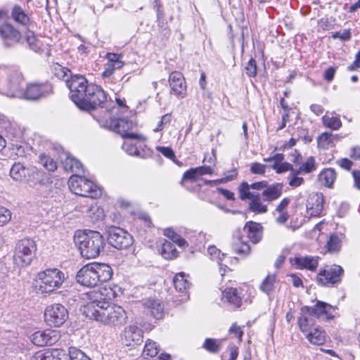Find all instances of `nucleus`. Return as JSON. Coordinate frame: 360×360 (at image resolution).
I'll return each mask as SVG.
<instances>
[{
	"instance_id": "obj_1",
	"label": "nucleus",
	"mask_w": 360,
	"mask_h": 360,
	"mask_svg": "<svg viewBox=\"0 0 360 360\" xmlns=\"http://www.w3.org/2000/svg\"><path fill=\"white\" fill-rule=\"evenodd\" d=\"M112 290L103 288L92 290L85 295L86 303L83 312L86 316L101 323L114 328H120L127 321L124 309L120 305L110 302Z\"/></svg>"
},
{
	"instance_id": "obj_2",
	"label": "nucleus",
	"mask_w": 360,
	"mask_h": 360,
	"mask_svg": "<svg viewBox=\"0 0 360 360\" xmlns=\"http://www.w3.org/2000/svg\"><path fill=\"white\" fill-rule=\"evenodd\" d=\"M58 77L65 79L70 91V98L78 108L82 110H91L96 108L106 101L107 96L103 89L93 83H88L86 79L80 75H75L70 79L68 77L70 70L58 65L56 68Z\"/></svg>"
},
{
	"instance_id": "obj_3",
	"label": "nucleus",
	"mask_w": 360,
	"mask_h": 360,
	"mask_svg": "<svg viewBox=\"0 0 360 360\" xmlns=\"http://www.w3.org/2000/svg\"><path fill=\"white\" fill-rule=\"evenodd\" d=\"M74 242L78 247L80 254L86 259L97 257L104 250V237L96 231L78 230L74 236Z\"/></svg>"
},
{
	"instance_id": "obj_4",
	"label": "nucleus",
	"mask_w": 360,
	"mask_h": 360,
	"mask_svg": "<svg viewBox=\"0 0 360 360\" xmlns=\"http://www.w3.org/2000/svg\"><path fill=\"white\" fill-rule=\"evenodd\" d=\"M112 274L111 266L107 264L91 263L84 265L78 271L76 280L80 285L91 288L109 281Z\"/></svg>"
},
{
	"instance_id": "obj_5",
	"label": "nucleus",
	"mask_w": 360,
	"mask_h": 360,
	"mask_svg": "<svg viewBox=\"0 0 360 360\" xmlns=\"http://www.w3.org/2000/svg\"><path fill=\"white\" fill-rule=\"evenodd\" d=\"M39 290L51 293L59 289L65 280V274L58 269H47L38 273Z\"/></svg>"
},
{
	"instance_id": "obj_6",
	"label": "nucleus",
	"mask_w": 360,
	"mask_h": 360,
	"mask_svg": "<svg viewBox=\"0 0 360 360\" xmlns=\"http://www.w3.org/2000/svg\"><path fill=\"white\" fill-rule=\"evenodd\" d=\"M68 185L70 189L78 195L96 199L102 195V190L98 185L82 176H71Z\"/></svg>"
},
{
	"instance_id": "obj_7",
	"label": "nucleus",
	"mask_w": 360,
	"mask_h": 360,
	"mask_svg": "<svg viewBox=\"0 0 360 360\" xmlns=\"http://www.w3.org/2000/svg\"><path fill=\"white\" fill-rule=\"evenodd\" d=\"M10 175L17 181L27 180L44 184L49 181V178L45 172L36 167H26L20 162H16L12 166Z\"/></svg>"
},
{
	"instance_id": "obj_8",
	"label": "nucleus",
	"mask_w": 360,
	"mask_h": 360,
	"mask_svg": "<svg viewBox=\"0 0 360 360\" xmlns=\"http://www.w3.org/2000/svg\"><path fill=\"white\" fill-rule=\"evenodd\" d=\"M37 245L31 238L20 240L16 245L13 262L19 267L29 266L35 257Z\"/></svg>"
},
{
	"instance_id": "obj_9",
	"label": "nucleus",
	"mask_w": 360,
	"mask_h": 360,
	"mask_svg": "<svg viewBox=\"0 0 360 360\" xmlns=\"http://www.w3.org/2000/svg\"><path fill=\"white\" fill-rule=\"evenodd\" d=\"M69 314L65 307L54 303L46 307L44 311L46 323L53 327L61 326L68 319Z\"/></svg>"
},
{
	"instance_id": "obj_10",
	"label": "nucleus",
	"mask_w": 360,
	"mask_h": 360,
	"mask_svg": "<svg viewBox=\"0 0 360 360\" xmlns=\"http://www.w3.org/2000/svg\"><path fill=\"white\" fill-rule=\"evenodd\" d=\"M108 240L110 245L118 250L127 249L134 242L133 237L130 233L117 226L108 228Z\"/></svg>"
},
{
	"instance_id": "obj_11",
	"label": "nucleus",
	"mask_w": 360,
	"mask_h": 360,
	"mask_svg": "<svg viewBox=\"0 0 360 360\" xmlns=\"http://www.w3.org/2000/svg\"><path fill=\"white\" fill-rule=\"evenodd\" d=\"M134 123L125 118L111 119L110 121L109 127L115 132L120 134L124 139H129L132 140H143V136L129 132L134 127Z\"/></svg>"
},
{
	"instance_id": "obj_12",
	"label": "nucleus",
	"mask_w": 360,
	"mask_h": 360,
	"mask_svg": "<svg viewBox=\"0 0 360 360\" xmlns=\"http://www.w3.org/2000/svg\"><path fill=\"white\" fill-rule=\"evenodd\" d=\"M242 193L240 198L242 200H250L248 210L250 212L259 214L268 211L267 205L262 202L259 193L248 191L246 184L242 187Z\"/></svg>"
},
{
	"instance_id": "obj_13",
	"label": "nucleus",
	"mask_w": 360,
	"mask_h": 360,
	"mask_svg": "<svg viewBox=\"0 0 360 360\" xmlns=\"http://www.w3.org/2000/svg\"><path fill=\"white\" fill-rule=\"evenodd\" d=\"M51 91V85L46 83H30L22 89L20 96H23L27 100H37L49 94Z\"/></svg>"
},
{
	"instance_id": "obj_14",
	"label": "nucleus",
	"mask_w": 360,
	"mask_h": 360,
	"mask_svg": "<svg viewBox=\"0 0 360 360\" xmlns=\"http://www.w3.org/2000/svg\"><path fill=\"white\" fill-rule=\"evenodd\" d=\"M30 339L38 347L52 345L60 339V334L58 330L46 329L34 332L30 335Z\"/></svg>"
},
{
	"instance_id": "obj_15",
	"label": "nucleus",
	"mask_w": 360,
	"mask_h": 360,
	"mask_svg": "<svg viewBox=\"0 0 360 360\" xmlns=\"http://www.w3.org/2000/svg\"><path fill=\"white\" fill-rule=\"evenodd\" d=\"M343 269L339 265L327 266L317 276L318 283L322 285L334 284L340 281Z\"/></svg>"
},
{
	"instance_id": "obj_16",
	"label": "nucleus",
	"mask_w": 360,
	"mask_h": 360,
	"mask_svg": "<svg viewBox=\"0 0 360 360\" xmlns=\"http://www.w3.org/2000/svg\"><path fill=\"white\" fill-rule=\"evenodd\" d=\"M143 330L136 324L125 327L121 333V340L126 346H135L143 342Z\"/></svg>"
},
{
	"instance_id": "obj_17",
	"label": "nucleus",
	"mask_w": 360,
	"mask_h": 360,
	"mask_svg": "<svg viewBox=\"0 0 360 360\" xmlns=\"http://www.w3.org/2000/svg\"><path fill=\"white\" fill-rule=\"evenodd\" d=\"M169 84L171 93L179 98H184L187 95V85L183 74L174 71L169 76Z\"/></svg>"
},
{
	"instance_id": "obj_18",
	"label": "nucleus",
	"mask_w": 360,
	"mask_h": 360,
	"mask_svg": "<svg viewBox=\"0 0 360 360\" xmlns=\"http://www.w3.org/2000/svg\"><path fill=\"white\" fill-rule=\"evenodd\" d=\"M0 37L6 48L14 46L22 39L21 33L18 30L9 23H5L0 26Z\"/></svg>"
},
{
	"instance_id": "obj_19",
	"label": "nucleus",
	"mask_w": 360,
	"mask_h": 360,
	"mask_svg": "<svg viewBox=\"0 0 360 360\" xmlns=\"http://www.w3.org/2000/svg\"><path fill=\"white\" fill-rule=\"evenodd\" d=\"M319 257L298 255L290 258V261L296 269L315 271L319 265Z\"/></svg>"
},
{
	"instance_id": "obj_20",
	"label": "nucleus",
	"mask_w": 360,
	"mask_h": 360,
	"mask_svg": "<svg viewBox=\"0 0 360 360\" xmlns=\"http://www.w3.org/2000/svg\"><path fill=\"white\" fill-rule=\"evenodd\" d=\"M335 307L322 301L318 300L314 307H309V311L314 317L330 320L333 319V313Z\"/></svg>"
},
{
	"instance_id": "obj_21",
	"label": "nucleus",
	"mask_w": 360,
	"mask_h": 360,
	"mask_svg": "<svg viewBox=\"0 0 360 360\" xmlns=\"http://www.w3.org/2000/svg\"><path fill=\"white\" fill-rule=\"evenodd\" d=\"M323 195L321 193H311L307 202V211L311 217L321 215L323 207Z\"/></svg>"
},
{
	"instance_id": "obj_22",
	"label": "nucleus",
	"mask_w": 360,
	"mask_h": 360,
	"mask_svg": "<svg viewBox=\"0 0 360 360\" xmlns=\"http://www.w3.org/2000/svg\"><path fill=\"white\" fill-rule=\"evenodd\" d=\"M313 315L309 311V306H303L300 308V315L297 319V324L300 330L303 333H308L315 325Z\"/></svg>"
},
{
	"instance_id": "obj_23",
	"label": "nucleus",
	"mask_w": 360,
	"mask_h": 360,
	"mask_svg": "<svg viewBox=\"0 0 360 360\" xmlns=\"http://www.w3.org/2000/svg\"><path fill=\"white\" fill-rule=\"evenodd\" d=\"M24 77L18 69L11 70L8 75V89L13 94L20 96L22 92Z\"/></svg>"
},
{
	"instance_id": "obj_24",
	"label": "nucleus",
	"mask_w": 360,
	"mask_h": 360,
	"mask_svg": "<svg viewBox=\"0 0 360 360\" xmlns=\"http://www.w3.org/2000/svg\"><path fill=\"white\" fill-rule=\"evenodd\" d=\"M284 159L285 158L283 154L276 153L273 156L264 158V161L267 162H273L271 167L278 174H281L288 171L291 172V170H293L295 168L290 163L285 162Z\"/></svg>"
},
{
	"instance_id": "obj_25",
	"label": "nucleus",
	"mask_w": 360,
	"mask_h": 360,
	"mask_svg": "<svg viewBox=\"0 0 360 360\" xmlns=\"http://www.w3.org/2000/svg\"><path fill=\"white\" fill-rule=\"evenodd\" d=\"M30 360H68V356L65 350L54 349L51 351L37 352Z\"/></svg>"
},
{
	"instance_id": "obj_26",
	"label": "nucleus",
	"mask_w": 360,
	"mask_h": 360,
	"mask_svg": "<svg viewBox=\"0 0 360 360\" xmlns=\"http://www.w3.org/2000/svg\"><path fill=\"white\" fill-rule=\"evenodd\" d=\"M221 300L229 303L233 307H240L242 302L240 289L234 288H226L222 292Z\"/></svg>"
},
{
	"instance_id": "obj_27",
	"label": "nucleus",
	"mask_w": 360,
	"mask_h": 360,
	"mask_svg": "<svg viewBox=\"0 0 360 360\" xmlns=\"http://www.w3.org/2000/svg\"><path fill=\"white\" fill-rule=\"evenodd\" d=\"M283 185L282 183H274L269 186L267 184L262 193L264 200L272 202L278 199L283 193Z\"/></svg>"
},
{
	"instance_id": "obj_28",
	"label": "nucleus",
	"mask_w": 360,
	"mask_h": 360,
	"mask_svg": "<svg viewBox=\"0 0 360 360\" xmlns=\"http://www.w3.org/2000/svg\"><path fill=\"white\" fill-rule=\"evenodd\" d=\"M301 155H298L294 160L293 163L300 165L299 168L295 170L300 173L301 174H309L314 172L317 168V165L316 162V160L314 157L310 156L307 158V160L304 162H300V160H301Z\"/></svg>"
},
{
	"instance_id": "obj_29",
	"label": "nucleus",
	"mask_w": 360,
	"mask_h": 360,
	"mask_svg": "<svg viewBox=\"0 0 360 360\" xmlns=\"http://www.w3.org/2000/svg\"><path fill=\"white\" fill-rule=\"evenodd\" d=\"M341 136L338 134H334L331 132H323L317 138L318 148L328 149L335 146V143L340 141Z\"/></svg>"
},
{
	"instance_id": "obj_30",
	"label": "nucleus",
	"mask_w": 360,
	"mask_h": 360,
	"mask_svg": "<svg viewBox=\"0 0 360 360\" xmlns=\"http://www.w3.org/2000/svg\"><path fill=\"white\" fill-rule=\"evenodd\" d=\"M262 229L260 224L252 221L248 222L244 227L248 237L253 243H257L261 240L262 236Z\"/></svg>"
},
{
	"instance_id": "obj_31",
	"label": "nucleus",
	"mask_w": 360,
	"mask_h": 360,
	"mask_svg": "<svg viewBox=\"0 0 360 360\" xmlns=\"http://www.w3.org/2000/svg\"><path fill=\"white\" fill-rule=\"evenodd\" d=\"M143 305L155 319H160L162 318L164 307L159 300L148 299L143 302Z\"/></svg>"
},
{
	"instance_id": "obj_32",
	"label": "nucleus",
	"mask_w": 360,
	"mask_h": 360,
	"mask_svg": "<svg viewBox=\"0 0 360 360\" xmlns=\"http://www.w3.org/2000/svg\"><path fill=\"white\" fill-rule=\"evenodd\" d=\"M63 155L65 156V158H63V157L61 156L60 158L65 170L72 172H79L83 170L82 165L79 160L67 153H64Z\"/></svg>"
},
{
	"instance_id": "obj_33",
	"label": "nucleus",
	"mask_w": 360,
	"mask_h": 360,
	"mask_svg": "<svg viewBox=\"0 0 360 360\" xmlns=\"http://www.w3.org/2000/svg\"><path fill=\"white\" fill-rule=\"evenodd\" d=\"M305 334L311 344L321 345L326 342V332L320 328L315 327Z\"/></svg>"
},
{
	"instance_id": "obj_34",
	"label": "nucleus",
	"mask_w": 360,
	"mask_h": 360,
	"mask_svg": "<svg viewBox=\"0 0 360 360\" xmlns=\"http://www.w3.org/2000/svg\"><path fill=\"white\" fill-rule=\"evenodd\" d=\"M233 251L241 257H245L250 252L249 245L244 242L241 237L235 236L231 243Z\"/></svg>"
},
{
	"instance_id": "obj_35",
	"label": "nucleus",
	"mask_w": 360,
	"mask_h": 360,
	"mask_svg": "<svg viewBox=\"0 0 360 360\" xmlns=\"http://www.w3.org/2000/svg\"><path fill=\"white\" fill-rule=\"evenodd\" d=\"M188 276L184 272L178 273L173 279V283L175 289L180 292H186L190 288L191 283L188 279Z\"/></svg>"
},
{
	"instance_id": "obj_36",
	"label": "nucleus",
	"mask_w": 360,
	"mask_h": 360,
	"mask_svg": "<svg viewBox=\"0 0 360 360\" xmlns=\"http://www.w3.org/2000/svg\"><path fill=\"white\" fill-rule=\"evenodd\" d=\"M336 179V172L333 168H326L319 174V181L328 188H331Z\"/></svg>"
},
{
	"instance_id": "obj_37",
	"label": "nucleus",
	"mask_w": 360,
	"mask_h": 360,
	"mask_svg": "<svg viewBox=\"0 0 360 360\" xmlns=\"http://www.w3.org/2000/svg\"><path fill=\"white\" fill-rule=\"evenodd\" d=\"M11 17L13 20L22 25L27 26L30 22V18L25 13L23 9L19 5H15L11 11Z\"/></svg>"
},
{
	"instance_id": "obj_38",
	"label": "nucleus",
	"mask_w": 360,
	"mask_h": 360,
	"mask_svg": "<svg viewBox=\"0 0 360 360\" xmlns=\"http://www.w3.org/2000/svg\"><path fill=\"white\" fill-rule=\"evenodd\" d=\"M160 253L166 259H172L178 257V252L174 244L167 240L162 243Z\"/></svg>"
},
{
	"instance_id": "obj_39",
	"label": "nucleus",
	"mask_w": 360,
	"mask_h": 360,
	"mask_svg": "<svg viewBox=\"0 0 360 360\" xmlns=\"http://www.w3.org/2000/svg\"><path fill=\"white\" fill-rule=\"evenodd\" d=\"M321 122L323 127L334 131L338 130L342 124L338 116H329L327 114L321 117Z\"/></svg>"
},
{
	"instance_id": "obj_40",
	"label": "nucleus",
	"mask_w": 360,
	"mask_h": 360,
	"mask_svg": "<svg viewBox=\"0 0 360 360\" xmlns=\"http://www.w3.org/2000/svg\"><path fill=\"white\" fill-rule=\"evenodd\" d=\"M276 283V274H269L260 284L259 289L264 293H265L266 295H269L274 290Z\"/></svg>"
},
{
	"instance_id": "obj_41",
	"label": "nucleus",
	"mask_w": 360,
	"mask_h": 360,
	"mask_svg": "<svg viewBox=\"0 0 360 360\" xmlns=\"http://www.w3.org/2000/svg\"><path fill=\"white\" fill-rule=\"evenodd\" d=\"M160 348L157 342L148 339L146 341L144 348L143 349L142 356L143 358L154 357L159 352Z\"/></svg>"
},
{
	"instance_id": "obj_42",
	"label": "nucleus",
	"mask_w": 360,
	"mask_h": 360,
	"mask_svg": "<svg viewBox=\"0 0 360 360\" xmlns=\"http://www.w3.org/2000/svg\"><path fill=\"white\" fill-rule=\"evenodd\" d=\"M87 217H90L92 221H97L101 220L104 217V210L98 206L96 203L92 204L86 211Z\"/></svg>"
},
{
	"instance_id": "obj_43",
	"label": "nucleus",
	"mask_w": 360,
	"mask_h": 360,
	"mask_svg": "<svg viewBox=\"0 0 360 360\" xmlns=\"http://www.w3.org/2000/svg\"><path fill=\"white\" fill-rule=\"evenodd\" d=\"M26 41L31 49L37 52L41 49L42 44L37 39L34 33L31 30H27L25 33Z\"/></svg>"
},
{
	"instance_id": "obj_44",
	"label": "nucleus",
	"mask_w": 360,
	"mask_h": 360,
	"mask_svg": "<svg viewBox=\"0 0 360 360\" xmlns=\"http://www.w3.org/2000/svg\"><path fill=\"white\" fill-rule=\"evenodd\" d=\"M39 162L49 172H54L57 169L56 162L45 153L39 155Z\"/></svg>"
},
{
	"instance_id": "obj_45",
	"label": "nucleus",
	"mask_w": 360,
	"mask_h": 360,
	"mask_svg": "<svg viewBox=\"0 0 360 360\" xmlns=\"http://www.w3.org/2000/svg\"><path fill=\"white\" fill-rule=\"evenodd\" d=\"M221 343L219 340L206 338L202 347L210 353H217L221 349Z\"/></svg>"
},
{
	"instance_id": "obj_46",
	"label": "nucleus",
	"mask_w": 360,
	"mask_h": 360,
	"mask_svg": "<svg viewBox=\"0 0 360 360\" xmlns=\"http://www.w3.org/2000/svg\"><path fill=\"white\" fill-rule=\"evenodd\" d=\"M300 173L295 170V168L291 170L287 178L290 186L297 188L304 184V180L302 177L300 176Z\"/></svg>"
},
{
	"instance_id": "obj_47",
	"label": "nucleus",
	"mask_w": 360,
	"mask_h": 360,
	"mask_svg": "<svg viewBox=\"0 0 360 360\" xmlns=\"http://www.w3.org/2000/svg\"><path fill=\"white\" fill-rule=\"evenodd\" d=\"M68 360H91L82 350L75 347H70L69 348V353L68 354Z\"/></svg>"
},
{
	"instance_id": "obj_48",
	"label": "nucleus",
	"mask_w": 360,
	"mask_h": 360,
	"mask_svg": "<svg viewBox=\"0 0 360 360\" xmlns=\"http://www.w3.org/2000/svg\"><path fill=\"white\" fill-rule=\"evenodd\" d=\"M246 184L248 186V191H250V189L257 190V191H264L266 187L267 182L265 181H258L255 183H252L251 184H248L245 181L242 182L238 186V193L239 195H241L242 193V187Z\"/></svg>"
},
{
	"instance_id": "obj_49",
	"label": "nucleus",
	"mask_w": 360,
	"mask_h": 360,
	"mask_svg": "<svg viewBox=\"0 0 360 360\" xmlns=\"http://www.w3.org/2000/svg\"><path fill=\"white\" fill-rule=\"evenodd\" d=\"M123 150L130 155H139V151L136 143H134L132 140H127L122 144Z\"/></svg>"
},
{
	"instance_id": "obj_50",
	"label": "nucleus",
	"mask_w": 360,
	"mask_h": 360,
	"mask_svg": "<svg viewBox=\"0 0 360 360\" xmlns=\"http://www.w3.org/2000/svg\"><path fill=\"white\" fill-rule=\"evenodd\" d=\"M198 176H200L197 174V172L195 170V168H191L184 174L181 179V184L186 188V182L188 181L191 182L195 181Z\"/></svg>"
},
{
	"instance_id": "obj_51",
	"label": "nucleus",
	"mask_w": 360,
	"mask_h": 360,
	"mask_svg": "<svg viewBox=\"0 0 360 360\" xmlns=\"http://www.w3.org/2000/svg\"><path fill=\"white\" fill-rule=\"evenodd\" d=\"M172 121V115L170 113L165 114V115L162 116L160 120L158 123V126L156 128L154 129L155 132L161 131L163 130L166 127L169 126Z\"/></svg>"
},
{
	"instance_id": "obj_52",
	"label": "nucleus",
	"mask_w": 360,
	"mask_h": 360,
	"mask_svg": "<svg viewBox=\"0 0 360 360\" xmlns=\"http://www.w3.org/2000/svg\"><path fill=\"white\" fill-rule=\"evenodd\" d=\"M333 39H340L342 41L350 40L352 33L350 30H344L342 32H335L332 34Z\"/></svg>"
},
{
	"instance_id": "obj_53",
	"label": "nucleus",
	"mask_w": 360,
	"mask_h": 360,
	"mask_svg": "<svg viewBox=\"0 0 360 360\" xmlns=\"http://www.w3.org/2000/svg\"><path fill=\"white\" fill-rule=\"evenodd\" d=\"M246 74L250 77H254L257 75V63L254 58H250L245 67Z\"/></svg>"
},
{
	"instance_id": "obj_54",
	"label": "nucleus",
	"mask_w": 360,
	"mask_h": 360,
	"mask_svg": "<svg viewBox=\"0 0 360 360\" xmlns=\"http://www.w3.org/2000/svg\"><path fill=\"white\" fill-rule=\"evenodd\" d=\"M11 219V212L6 207H0V224L4 225Z\"/></svg>"
},
{
	"instance_id": "obj_55",
	"label": "nucleus",
	"mask_w": 360,
	"mask_h": 360,
	"mask_svg": "<svg viewBox=\"0 0 360 360\" xmlns=\"http://www.w3.org/2000/svg\"><path fill=\"white\" fill-rule=\"evenodd\" d=\"M266 167V166L265 165L259 162H253L250 166V172L255 174H264Z\"/></svg>"
},
{
	"instance_id": "obj_56",
	"label": "nucleus",
	"mask_w": 360,
	"mask_h": 360,
	"mask_svg": "<svg viewBox=\"0 0 360 360\" xmlns=\"http://www.w3.org/2000/svg\"><path fill=\"white\" fill-rule=\"evenodd\" d=\"M340 240L337 236H330L327 243L328 248L330 251H337L339 248Z\"/></svg>"
},
{
	"instance_id": "obj_57",
	"label": "nucleus",
	"mask_w": 360,
	"mask_h": 360,
	"mask_svg": "<svg viewBox=\"0 0 360 360\" xmlns=\"http://www.w3.org/2000/svg\"><path fill=\"white\" fill-rule=\"evenodd\" d=\"M207 253L212 259L221 260V256H224V254L221 253L220 250L217 248L215 246H210L207 249Z\"/></svg>"
},
{
	"instance_id": "obj_58",
	"label": "nucleus",
	"mask_w": 360,
	"mask_h": 360,
	"mask_svg": "<svg viewBox=\"0 0 360 360\" xmlns=\"http://www.w3.org/2000/svg\"><path fill=\"white\" fill-rule=\"evenodd\" d=\"M195 170L199 176L212 174L214 173V169L211 165L198 167L195 168Z\"/></svg>"
},
{
	"instance_id": "obj_59",
	"label": "nucleus",
	"mask_w": 360,
	"mask_h": 360,
	"mask_svg": "<svg viewBox=\"0 0 360 360\" xmlns=\"http://www.w3.org/2000/svg\"><path fill=\"white\" fill-rule=\"evenodd\" d=\"M156 149L167 158L173 159L175 158L174 151L169 147L158 146Z\"/></svg>"
},
{
	"instance_id": "obj_60",
	"label": "nucleus",
	"mask_w": 360,
	"mask_h": 360,
	"mask_svg": "<svg viewBox=\"0 0 360 360\" xmlns=\"http://www.w3.org/2000/svg\"><path fill=\"white\" fill-rule=\"evenodd\" d=\"M337 67H329L323 72V78L328 82H330L334 79Z\"/></svg>"
},
{
	"instance_id": "obj_61",
	"label": "nucleus",
	"mask_w": 360,
	"mask_h": 360,
	"mask_svg": "<svg viewBox=\"0 0 360 360\" xmlns=\"http://www.w3.org/2000/svg\"><path fill=\"white\" fill-rule=\"evenodd\" d=\"M337 164L342 169L350 170L353 166V162L348 158H341L337 161Z\"/></svg>"
},
{
	"instance_id": "obj_62",
	"label": "nucleus",
	"mask_w": 360,
	"mask_h": 360,
	"mask_svg": "<svg viewBox=\"0 0 360 360\" xmlns=\"http://www.w3.org/2000/svg\"><path fill=\"white\" fill-rule=\"evenodd\" d=\"M290 199L289 198H284L280 203L276 206L275 212H284L285 210L289 205Z\"/></svg>"
},
{
	"instance_id": "obj_63",
	"label": "nucleus",
	"mask_w": 360,
	"mask_h": 360,
	"mask_svg": "<svg viewBox=\"0 0 360 360\" xmlns=\"http://www.w3.org/2000/svg\"><path fill=\"white\" fill-rule=\"evenodd\" d=\"M229 332L231 333L235 334V335L238 338L239 342L242 341L243 332L239 326H236V324H233L231 326Z\"/></svg>"
},
{
	"instance_id": "obj_64",
	"label": "nucleus",
	"mask_w": 360,
	"mask_h": 360,
	"mask_svg": "<svg viewBox=\"0 0 360 360\" xmlns=\"http://www.w3.org/2000/svg\"><path fill=\"white\" fill-rule=\"evenodd\" d=\"M354 179V186L360 190V170H354L352 172Z\"/></svg>"
}]
</instances>
